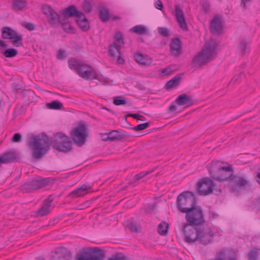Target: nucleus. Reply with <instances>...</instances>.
<instances>
[{"label":"nucleus","instance_id":"338daca9","mask_svg":"<svg viewBox=\"0 0 260 260\" xmlns=\"http://www.w3.org/2000/svg\"><path fill=\"white\" fill-rule=\"evenodd\" d=\"M0 46L3 47H7L8 45L6 44L4 41L0 40Z\"/></svg>","mask_w":260,"mask_h":260},{"label":"nucleus","instance_id":"a878e982","mask_svg":"<svg viewBox=\"0 0 260 260\" xmlns=\"http://www.w3.org/2000/svg\"><path fill=\"white\" fill-rule=\"evenodd\" d=\"M77 22L80 28L83 31H87L89 28V24L88 20L85 17L84 15L82 13V16H79L77 18Z\"/></svg>","mask_w":260,"mask_h":260},{"label":"nucleus","instance_id":"4c0bfd02","mask_svg":"<svg viewBox=\"0 0 260 260\" xmlns=\"http://www.w3.org/2000/svg\"><path fill=\"white\" fill-rule=\"evenodd\" d=\"M153 170H151L150 171H147L146 172H142L139 173L138 174L136 175L134 177V179L133 180H132L129 182V184L131 185L133 184L134 183H135L136 181L139 180L140 179H142L145 176L150 174L151 172H152Z\"/></svg>","mask_w":260,"mask_h":260},{"label":"nucleus","instance_id":"6ab92c4d","mask_svg":"<svg viewBox=\"0 0 260 260\" xmlns=\"http://www.w3.org/2000/svg\"><path fill=\"white\" fill-rule=\"evenodd\" d=\"M53 201L52 196H49L45 201L42 206L37 212L38 216H45L50 212L51 204Z\"/></svg>","mask_w":260,"mask_h":260},{"label":"nucleus","instance_id":"e2e57ef3","mask_svg":"<svg viewBox=\"0 0 260 260\" xmlns=\"http://www.w3.org/2000/svg\"><path fill=\"white\" fill-rule=\"evenodd\" d=\"M155 207H156V204L155 203H153L152 204L149 205L148 206L149 211H150L151 210H154Z\"/></svg>","mask_w":260,"mask_h":260},{"label":"nucleus","instance_id":"39448f33","mask_svg":"<svg viewBox=\"0 0 260 260\" xmlns=\"http://www.w3.org/2000/svg\"><path fill=\"white\" fill-rule=\"evenodd\" d=\"M176 205L180 212L186 213L196 206V200L193 193L188 191L180 193L177 198Z\"/></svg>","mask_w":260,"mask_h":260},{"label":"nucleus","instance_id":"c9c22d12","mask_svg":"<svg viewBox=\"0 0 260 260\" xmlns=\"http://www.w3.org/2000/svg\"><path fill=\"white\" fill-rule=\"evenodd\" d=\"M169 224L165 222H162L158 225L157 231L161 235H166L168 233Z\"/></svg>","mask_w":260,"mask_h":260},{"label":"nucleus","instance_id":"13d9d810","mask_svg":"<svg viewBox=\"0 0 260 260\" xmlns=\"http://www.w3.org/2000/svg\"><path fill=\"white\" fill-rule=\"evenodd\" d=\"M25 28L29 30H33L35 29V25L32 23H28L26 24Z\"/></svg>","mask_w":260,"mask_h":260},{"label":"nucleus","instance_id":"f704fd0d","mask_svg":"<svg viewBox=\"0 0 260 260\" xmlns=\"http://www.w3.org/2000/svg\"><path fill=\"white\" fill-rule=\"evenodd\" d=\"M131 30L134 33L138 35H143L147 32V29L144 26L138 25L134 26L131 29Z\"/></svg>","mask_w":260,"mask_h":260},{"label":"nucleus","instance_id":"9d476101","mask_svg":"<svg viewBox=\"0 0 260 260\" xmlns=\"http://www.w3.org/2000/svg\"><path fill=\"white\" fill-rule=\"evenodd\" d=\"M215 187V184L209 178H203L199 181L197 189L199 195L207 196L211 193Z\"/></svg>","mask_w":260,"mask_h":260},{"label":"nucleus","instance_id":"bf43d9fd","mask_svg":"<svg viewBox=\"0 0 260 260\" xmlns=\"http://www.w3.org/2000/svg\"><path fill=\"white\" fill-rule=\"evenodd\" d=\"M114 57H117V63L119 64H122L124 63V60L121 57L120 55L116 56Z\"/></svg>","mask_w":260,"mask_h":260},{"label":"nucleus","instance_id":"393cba45","mask_svg":"<svg viewBox=\"0 0 260 260\" xmlns=\"http://www.w3.org/2000/svg\"><path fill=\"white\" fill-rule=\"evenodd\" d=\"M135 59L137 62L144 66H150L152 63V60L148 56L142 53H136L134 55Z\"/></svg>","mask_w":260,"mask_h":260},{"label":"nucleus","instance_id":"aec40b11","mask_svg":"<svg viewBox=\"0 0 260 260\" xmlns=\"http://www.w3.org/2000/svg\"><path fill=\"white\" fill-rule=\"evenodd\" d=\"M70 253L66 249L62 247L58 248L52 256L53 260H69Z\"/></svg>","mask_w":260,"mask_h":260},{"label":"nucleus","instance_id":"cd10ccee","mask_svg":"<svg viewBox=\"0 0 260 260\" xmlns=\"http://www.w3.org/2000/svg\"><path fill=\"white\" fill-rule=\"evenodd\" d=\"M109 141L120 140L124 136L123 132L122 131H112L108 133Z\"/></svg>","mask_w":260,"mask_h":260},{"label":"nucleus","instance_id":"4be33fe9","mask_svg":"<svg viewBox=\"0 0 260 260\" xmlns=\"http://www.w3.org/2000/svg\"><path fill=\"white\" fill-rule=\"evenodd\" d=\"M62 14L66 18L72 17H76L77 18L79 16H82V12L78 11L74 5L70 6L64 9L62 12Z\"/></svg>","mask_w":260,"mask_h":260},{"label":"nucleus","instance_id":"052dcab7","mask_svg":"<svg viewBox=\"0 0 260 260\" xmlns=\"http://www.w3.org/2000/svg\"><path fill=\"white\" fill-rule=\"evenodd\" d=\"M64 53H65V52L64 51L59 50L57 54V58L61 59L63 57H64Z\"/></svg>","mask_w":260,"mask_h":260},{"label":"nucleus","instance_id":"0e129e2a","mask_svg":"<svg viewBox=\"0 0 260 260\" xmlns=\"http://www.w3.org/2000/svg\"><path fill=\"white\" fill-rule=\"evenodd\" d=\"M170 111H174L176 110V106L174 104H172L169 108Z\"/></svg>","mask_w":260,"mask_h":260},{"label":"nucleus","instance_id":"a211bd4d","mask_svg":"<svg viewBox=\"0 0 260 260\" xmlns=\"http://www.w3.org/2000/svg\"><path fill=\"white\" fill-rule=\"evenodd\" d=\"M176 101L178 106H183L184 108L193 104L191 97L185 93L179 95Z\"/></svg>","mask_w":260,"mask_h":260},{"label":"nucleus","instance_id":"de8ad7c7","mask_svg":"<svg viewBox=\"0 0 260 260\" xmlns=\"http://www.w3.org/2000/svg\"><path fill=\"white\" fill-rule=\"evenodd\" d=\"M108 260H131L125 256H119L118 253L112 256V257L109 258Z\"/></svg>","mask_w":260,"mask_h":260},{"label":"nucleus","instance_id":"774afa93","mask_svg":"<svg viewBox=\"0 0 260 260\" xmlns=\"http://www.w3.org/2000/svg\"><path fill=\"white\" fill-rule=\"evenodd\" d=\"M78 209H81L82 208H81V207H79L78 208Z\"/></svg>","mask_w":260,"mask_h":260},{"label":"nucleus","instance_id":"9b49d317","mask_svg":"<svg viewBox=\"0 0 260 260\" xmlns=\"http://www.w3.org/2000/svg\"><path fill=\"white\" fill-rule=\"evenodd\" d=\"M183 231L184 235V241L191 243L198 241L199 229L194 228L190 224H184Z\"/></svg>","mask_w":260,"mask_h":260},{"label":"nucleus","instance_id":"f3484780","mask_svg":"<svg viewBox=\"0 0 260 260\" xmlns=\"http://www.w3.org/2000/svg\"><path fill=\"white\" fill-rule=\"evenodd\" d=\"M91 188L89 185H83L72 191L69 196L73 198L83 197L90 191Z\"/></svg>","mask_w":260,"mask_h":260},{"label":"nucleus","instance_id":"c03bdc74","mask_svg":"<svg viewBox=\"0 0 260 260\" xmlns=\"http://www.w3.org/2000/svg\"><path fill=\"white\" fill-rule=\"evenodd\" d=\"M115 41L113 42L114 44H119L120 45H123L124 41L122 38V35L120 32H116L114 36Z\"/></svg>","mask_w":260,"mask_h":260},{"label":"nucleus","instance_id":"2f4dec72","mask_svg":"<svg viewBox=\"0 0 260 260\" xmlns=\"http://www.w3.org/2000/svg\"><path fill=\"white\" fill-rule=\"evenodd\" d=\"M181 80V77L179 75H176L173 78L171 79L170 81L167 82L166 87L167 89H170L173 87H175L179 84Z\"/></svg>","mask_w":260,"mask_h":260},{"label":"nucleus","instance_id":"7c9ffc66","mask_svg":"<svg viewBox=\"0 0 260 260\" xmlns=\"http://www.w3.org/2000/svg\"><path fill=\"white\" fill-rule=\"evenodd\" d=\"M249 42L245 39L241 40L239 42V49L242 55L249 51Z\"/></svg>","mask_w":260,"mask_h":260},{"label":"nucleus","instance_id":"f03ea898","mask_svg":"<svg viewBox=\"0 0 260 260\" xmlns=\"http://www.w3.org/2000/svg\"><path fill=\"white\" fill-rule=\"evenodd\" d=\"M217 42L211 39L207 42L201 51L193 58L192 63L195 66L201 67L213 60L217 56Z\"/></svg>","mask_w":260,"mask_h":260},{"label":"nucleus","instance_id":"864d4df0","mask_svg":"<svg viewBox=\"0 0 260 260\" xmlns=\"http://www.w3.org/2000/svg\"><path fill=\"white\" fill-rule=\"evenodd\" d=\"M101 139L104 141H109V138L108 133L100 134Z\"/></svg>","mask_w":260,"mask_h":260},{"label":"nucleus","instance_id":"3c124183","mask_svg":"<svg viewBox=\"0 0 260 260\" xmlns=\"http://www.w3.org/2000/svg\"><path fill=\"white\" fill-rule=\"evenodd\" d=\"M83 8L86 12L89 13L91 11V7L89 2L84 1L83 4Z\"/></svg>","mask_w":260,"mask_h":260},{"label":"nucleus","instance_id":"6e6d98bb","mask_svg":"<svg viewBox=\"0 0 260 260\" xmlns=\"http://www.w3.org/2000/svg\"><path fill=\"white\" fill-rule=\"evenodd\" d=\"M155 7L158 9V10H161L163 8L162 4L159 0H157L155 2Z\"/></svg>","mask_w":260,"mask_h":260},{"label":"nucleus","instance_id":"423d86ee","mask_svg":"<svg viewBox=\"0 0 260 260\" xmlns=\"http://www.w3.org/2000/svg\"><path fill=\"white\" fill-rule=\"evenodd\" d=\"M51 144L55 149L59 151L67 152L72 148V142L69 138L61 132L57 133L55 135L54 140Z\"/></svg>","mask_w":260,"mask_h":260},{"label":"nucleus","instance_id":"8fccbe9b","mask_svg":"<svg viewBox=\"0 0 260 260\" xmlns=\"http://www.w3.org/2000/svg\"><path fill=\"white\" fill-rule=\"evenodd\" d=\"M158 32L160 35L164 37H167L169 36V30L165 27H159L158 29Z\"/></svg>","mask_w":260,"mask_h":260},{"label":"nucleus","instance_id":"ddd939ff","mask_svg":"<svg viewBox=\"0 0 260 260\" xmlns=\"http://www.w3.org/2000/svg\"><path fill=\"white\" fill-rule=\"evenodd\" d=\"M43 13L47 16L49 23L54 25L59 23L62 19L52 8L49 5H43L42 7Z\"/></svg>","mask_w":260,"mask_h":260},{"label":"nucleus","instance_id":"dca6fc26","mask_svg":"<svg viewBox=\"0 0 260 260\" xmlns=\"http://www.w3.org/2000/svg\"><path fill=\"white\" fill-rule=\"evenodd\" d=\"M223 20L219 16L213 18L210 24V28L212 32L219 34L222 29Z\"/></svg>","mask_w":260,"mask_h":260},{"label":"nucleus","instance_id":"6e6552de","mask_svg":"<svg viewBox=\"0 0 260 260\" xmlns=\"http://www.w3.org/2000/svg\"><path fill=\"white\" fill-rule=\"evenodd\" d=\"M185 213V219L190 225L201 224L205 221L203 210L200 207L196 206Z\"/></svg>","mask_w":260,"mask_h":260},{"label":"nucleus","instance_id":"412c9836","mask_svg":"<svg viewBox=\"0 0 260 260\" xmlns=\"http://www.w3.org/2000/svg\"><path fill=\"white\" fill-rule=\"evenodd\" d=\"M89 251L91 260H104L105 251L99 248L95 247Z\"/></svg>","mask_w":260,"mask_h":260},{"label":"nucleus","instance_id":"79ce46f5","mask_svg":"<svg viewBox=\"0 0 260 260\" xmlns=\"http://www.w3.org/2000/svg\"><path fill=\"white\" fill-rule=\"evenodd\" d=\"M128 227L133 233H138L141 230L140 225L138 222H131L128 225Z\"/></svg>","mask_w":260,"mask_h":260},{"label":"nucleus","instance_id":"b1692460","mask_svg":"<svg viewBox=\"0 0 260 260\" xmlns=\"http://www.w3.org/2000/svg\"><path fill=\"white\" fill-rule=\"evenodd\" d=\"M171 51L172 54L175 56H178L181 54V42L178 38H175L172 40L171 45Z\"/></svg>","mask_w":260,"mask_h":260},{"label":"nucleus","instance_id":"c756f323","mask_svg":"<svg viewBox=\"0 0 260 260\" xmlns=\"http://www.w3.org/2000/svg\"><path fill=\"white\" fill-rule=\"evenodd\" d=\"M122 45L113 43L109 47V52L110 55L112 57L121 55L120 49Z\"/></svg>","mask_w":260,"mask_h":260},{"label":"nucleus","instance_id":"37998d69","mask_svg":"<svg viewBox=\"0 0 260 260\" xmlns=\"http://www.w3.org/2000/svg\"><path fill=\"white\" fill-rule=\"evenodd\" d=\"M76 260H91L89 251H85L76 255Z\"/></svg>","mask_w":260,"mask_h":260},{"label":"nucleus","instance_id":"a18cd8bd","mask_svg":"<svg viewBox=\"0 0 260 260\" xmlns=\"http://www.w3.org/2000/svg\"><path fill=\"white\" fill-rule=\"evenodd\" d=\"M149 123L146 122L144 123L139 124L137 126L134 127L133 128V129H134L135 131L144 130V129L147 128L149 126Z\"/></svg>","mask_w":260,"mask_h":260},{"label":"nucleus","instance_id":"2eb2a0df","mask_svg":"<svg viewBox=\"0 0 260 260\" xmlns=\"http://www.w3.org/2000/svg\"><path fill=\"white\" fill-rule=\"evenodd\" d=\"M210 260H236V255L233 250H223L217 254L216 257Z\"/></svg>","mask_w":260,"mask_h":260},{"label":"nucleus","instance_id":"20e7f679","mask_svg":"<svg viewBox=\"0 0 260 260\" xmlns=\"http://www.w3.org/2000/svg\"><path fill=\"white\" fill-rule=\"evenodd\" d=\"M69 68L76 71V73L86 80L98 79V75L93 68L79 61L75 58H71L68 61Z\"/></svg>","mask_w":260,"mask_h":260},{"label":"nucleus","instance_id":"473e14b6","mask_svg":"<svg viewBox=\"0 0 260 260\" xmlns=\"http://www.w3.org/2000/svg\"><path fill=\"white\" fill-rule=\"evenodd\" d=\"M128 99L122 96H115L113 99V104L116 106L125 105L128 103Z\"/></svg>","mask_w":260,"mask_h":260},{"label":"nucleus","instance_id":"49530a36","mask_svg":"<svg viewBox=\"0 0 260 260\" xmlns=\"http://www.w3.org/2000/svg\"><path fill=\"white\" fill-rule=\"evenodd\" d=\"M248 260H257V251L256 250H251L248 254Z\"/></svg>","mask_w":260,"mask_h":260},{"label":"nucleus","instance_id":"5701e85b","mask_svg":"<svg viewBox=\"0 0 260 260\" xmlns=\"http://www.w3.org/2000/svg\"><path fill=\"white\" fill-rule=\"evenodd\" d=\"M175 16L180 27L183 29H187V25L185 21L183 13L178 6H175Z\"/></svg>","mask_w":260,"mask_h":260},{"label":"nucleus","instance_id":"09e8293b","mask_svg":"<svg viewBox=\"0 0 260 260\" xmlns=\"http://www.w3.org/2000/svg\"><path fill=\"white\" fill-rule=\"evenodd\" d=\"M22 140V136L20 133H16L12 138V141L15 143H19Z\"/></svg>","mask_w":260,"mask_h":260},{"label":"nucleus","instance_id":"4468645a","mask_svg":"<svg viewBox=\"0 0 260 260\" xmlns=\"http://www.w3.org/2000/svg\"><path fill=\"white\" fill-rule=\"evenodd\" d=\"M214 234L209 227L199 229L198 241L203 245H207L213 241Z\"/></svg>","mask_w":260,"mask_h":260},{"label":"nucleus","instance_id":"603ef678","mask_svg":"<svg viewBox=\"0 0 260 260\" xmlns=\"http://www.w3.org/2000/svg\"><path fill=\"white\" fill-rule=\"evenodd\" d=\"M202 5L204 11L207 13L209 11L210 8L209 2L208 1H203L202 2Z\"/></svg>","mask_w":260,"mask_h":260},{"label":"nucleus","instance_id":"7ed1b4c3","mask_svg":"<svg viewBox=\"0 0 260 260\" xmlns=\"http://www.w3.org/2000/svg\"><path fill=\"white\" fill-rule=\"evenodd\" d=\"M48 137L42 133V137L31 135L28 136L27 144L32 151V156L38 159L46 153L49 146Z\"/></svg>","mask_w":260,"mask_h":260},{"label":"nucleus","instance_id":"e433bc0d","mask_svg":"<svg viewBox=\"0 0 260 260\" xmlns=\"http://www.w3.org/2000/svg\"><path fill=\"white\" fill-rule=\"evenodd\" d=\"M100 17L103 22L109 19V11L104 7H101L99 11Z\"/></svg>","mask_w":260,"mask_h":260},{"label":"nucleus","instance_id":"680f3d73","mask_svg":"<svg viewBox=\"0 0 260 260\" xmlns=\"http://www.w3.org/2000/svg\"><path fill=\"white\" fill-rule=\"evenodd\" d=\"M240 75H241V74H238V75H236L235 76H234L233 77V78L232 79L231 83H236L237 81L238 80V79L240 78Z\"/></svg>","mask_w":260,"mask_h":260},{"label":"nucleus","instance_id":"5fc2aeb1","mask_svg":"<svg viewBox=\"0 0 260 260\" xmlns=\"http://www.w3.org/2000/svg\"><path fill=\"white\" fill-rule=\"evenodd\" d=\"M252 0H241V6L243 8H247V5L252 2Z\"/></svg>","mask_w":260,"mask_h":260},{"label":"nucleus","instance_id":"f257e3e1","mask_svg":"<svg viewBox=\"0 0 260 260\" xmlns=\"http://www.w3.org/2000/svg\"><path fill=\"white\" fill-rule=\"evenodd\" d=\"M208 170L211 177L218 182L230 181V187L233 192H239L249 185L245 178L233 175V171L230 166L224 167L219 161H213Z\"/></svg>","mask_w":260,"mask_h":260},{"label":"nucleus","instance_id":"1a4fd4ad","mask_svg":"<svg viewBox=\"0 0 260 260\" xmlns=\"http://www.w3.org/2000/svg\"><path fill=\"white\" fill-rule=\"evenodd\" d=\"M2 37L4 39L12 40L13 45L16 47L22 46V36L18 35L16 31L10 27H4L2 28Z\"/></svg>","mask_w":260,"mask_h":260},{"label":"nucleus","instance_id":"a19ab883","mask_svg":"<svg viewBox=\"0 0 260 260\" xmlns=\"http://www.w3.org/2000/svg\"><path fill=\"white\" fill-rule=\"evenodd\" d=\"M18 54V51L16 49L14 48H10L6 49L4 52V55L6 57H13L16 56Z\"/></svg>","mask_w":260,"mask_h":260},{"label":"nucleus","instance_id":"c85d7f7f","mask_svg":"<svg viewBox=\"0 0 260 260\" xmlns=\"http://www.w3.org/2000/svg\"><path fill=\"white\" fill-rule=\"evenodd\" d=\"M26 5L25 0H13L12 1V9L15 11L21 10L26 6Z\"/></svg>","mask_w":260,"mask_h":260},{"label":"nucleus","instance_id":"bb28decb","mask_svg":"<svg viewBox=\"0 0 260 260\" xmlns=\"http://www.w3.org/2000/svg\"><path fill=\"white\" fill-rule=\"evenodd\" d=\"M15 153L13 152H8L4 154L0 157L2 164H8L13 162L15 159Z\"/></svg>","mask_w":260,"mask_h":260},{"label":"nucleus","instance_id":"0eeeda50","mask_svg":"<svg viewBox=\"0 0 260 260\" xmlns=\"http://www.w3.org/2000/svg\"><path fill=\"white\" fill-rule=\"evenodd\" d=\"M70 135L74 143L78 146L82 145L88 135L87 126L84 124L77 126L71 132Z\"/></svg>","mask_w":260,"mask_h":260},{"label":"nucleus","instance_id":"72a5a7b5","mask_svg":"<svg viewBox=\"0 0 260 260\" xmlns=\"http://www.w3.org/2000/svg\"><path fill=\"white\" fill-rule=\"evenodd\" d=\"M47 107L50 109L60 110L63 108L62 104L58 100L53 101L47 104Z\"/></svg>","mask_w":260,"mask_h":260},{"label":"nucleus","instance_id":"ea45409f","mask_svg":"<svg viewBox=\"0 0 260 260\" xmlns=\"http://www.w3.org/2000/svg\"><path fill=\"white\" fill-rule=\"evenodd\" d=\"M176 70L174 66H170L166 68L160 69L159 72L164 76H168L172 74Z\"/></svg>","mask_w":260,"mask_h":260},{"label":"nucleus","instance_id":"69168bd1","mask_svg":"<svg viewBox=\"0 0 260 260\" xmlns=\"http://www.w3.org/2000/svg\"><path fill=\"white\" fill-rule=\"evenodd\" d=\"M257 182L260 185V169L258 172L256 173Z\"/></svg>","mask_w":260,"mask_h":260},{"label":"nucleus","instance_id":"4d7b16f0","mask_svg":"<svg viewBox=\"0 0 260 260\" xmlns=\"http://www.w3.org/2000/svg\"><path fill=\"white\" fill-rule=\"evenodd\" d=\"M127 116L132 117L135 119H137L138 121L141 120V119L139 118V117H143L142 115L138 114H129Z\"/></svg>","mask_w":260,"mask_h":260},{"label":"nucleus","instance_id":"f8f14e48","mask_svg":"<svg viewBox=\"0 0 260 260\" xmlns=\"http://www.w3.org/2000/svg\"><path fill=\"white\" fill-rule=\"evenodd\" d=\"M48 178L36 179L25 183L22 187V189L26 192H31L40 188L48 183Z\"/></svg>","mask_w":260,"mask_h":260},{"label":"nucleus","instance_id":"58836bf2","mask_svg":"<svg viewBox=\"0 0 260 260\" xmlns=\"http://www.w3.org/2000/svg\"><path fill=\"white\" fill-rule=\"evenodd\" d=\"M59 23L61 24L62 28L65 31L67 32H73L74 28L69 22H66L64 20L62 19L60 21Z\"/></svg>","mask_w":260,"mask_h":260}]
</instances>
